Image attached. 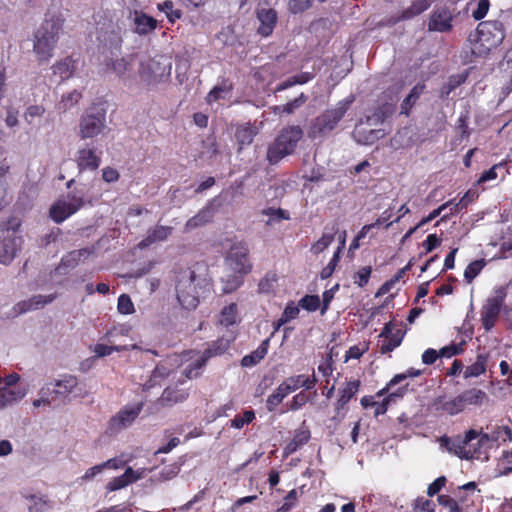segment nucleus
I'll use <instances>...</instances> for the list:
<instances>
[{"mask_svg": "<svg viewBox=\"0 0 512 512\" xmlns=\"http://www.w3.org/2000/svg\"><path fill=\"white\" fill-rule=\"evenodd\" d=\"M64 19L58 14H46L40 26L33 34V53L39 63H47L54 56Z\"/></svg>", "mask_w": 512, "mask_h": 512, "instance_id": "1", "label": "nucleus"}, {"mask_svg": "<svg viewBox=\"0 0 512 512\" xmlns=\"http://www.w3.org/2000/svg\"><path fill=\"white\" fill-rule=\"evenodd\" d=\"M208 286L205 278L196 275L191 269L181 271L176 277V297L182 308L194 310L199 304V297Z\"/></svg>", "mask_w": 512, "mask_h": 512, "instance_id": "2", "label": "nucleus"}, {"mask_svg": "<svg viewBox=\"0 0 512 512\" xmlns=\"http://www.w3.org/2000/svg\"><path fill=\"white\" fill-rule=\"evenodd\" d=\"M107 130V103L93 102L82 113L78 123V136L82 140L103 135Z\"/></svg>", "mask_w": 512, "mask_h": 512, "instance_id": "3", "label": "nucleus"}, {"mask_svg": "<svg viewBox=\"0 0 512 512\" xmlns=\"http://www.w3.org/2000/svg\"><path fill=\"white\" fill-rule=\"evenodd\" d=\"M353 102L354 97L349 96L338 101L335 106L324 110L313 120L310 128L311 136L316 138L329 135L338 126Z\"/></svg>", "mask_w": 512, "mask_h": 512, "instance_id": "4", "label": "nucleus"}, {"mask_svg": "<svg viewBox=\"0 0 512 512\" xmlns=\"http://www.w3.org/2000/svg\"><path fill=\"white\" fill-rule=\"evenodd\" d=\"M172 62L166 55L146 57L140 61L139 77L149 87L168 81L171 76Z\"/></svg>", "mask_w": 512, "mask_h": 512, "instance_id": "5", "label": "nucleus"}, {"mask_svg": "<svg viewBox=\"0 0 512 512\" xmlns=\"http://www.w3.org/2000/svg\"><path fill=\"white\" fill-rule=\"evenodd\" d=\"M303 136L300 126H288L281 130L275 140L268 146L266 159L271 165L280 162L292 154Z\"/></svg>", "mask_w": 512, "mask_h": 512, "instance_id": "6", "label": "nucleus"}, {"mask_svg": "<svg viewBox=\"0 0 512 512\" xmlns=\"http://www.w3.org/2000/svg\"><path fill=\"white\" fill-rule=\"evenodd\" d=\"M84 205V192L74 190L58 199L50 208L49 214L55 223H62Z\"/></svg>", "mask_w": 512, "mask_h": 512, "instance_id": "7", "label": "nucleus"}, {"mask_svg": "<svg viewBox=\"0 0 512 512\" xmlns=\"http://www.w3.org/2000/svg\"><path fill=\"white\" fill-rule=\"evenodd\" d=\"M506 296V289L500 286L495 288L493 294L486 299L480 311L481 322L485 331L488 332L495 326Z\"/></svg>", "mask_w": 512, "mask_h": 512, "instance_id": "8", "label": "nucleus"}, {"mask_svg": "<svg viewBox=\"0 0 512 512\" xmlns=\"http://www.w3.org/2000/svg\"><path fill=\"white\" fill-rule=\"evenodd\" d=\"M143 409V403L125 405L107 423L105 433L108 436H115L122 430L130 427L137 419Z\"/></svg>", "mask_w": 512, "mask_h": 512, "instance_id": "9", "label": "nucleus"}, {"mask_svg": "<svg viewBox=\"0 0 512 512\" xmlns=\"http://www.w3.org/2000/svg\"><path fill=\"white\" fill-rule=\"evenodd\" d=\"M383 122V114L378 109L371 116H367L365 124L368 126ZM354 140L361 145H372L385 136L383 129H370L364 126V122L357 124L353 131Z\"/></svg>", "mask_w": 512, "mask_h": 512, "instance_id": "10", "label": "nucleus"}, {"mask_svg": "<svg viewBox=\"0 0 512 512\" xmlns=\"http://www.w3.org/2000/svg\"><path fill=\"white\" fill-rule=\"evenodd\" d=\"M478 39L487 49L498 47L505 38L502 23L498 21H484L477 26Z\"/></svg>", "mask_w": 512, "mask_h": 512, "instance_id": "11", "label": "nucleus"}, {"mask_svg": "<svg viewBox=\"0 0 512 512\" xmlns=\"http://www.w3.org/2000/svg\"><path fill=\"white\" fill-rule=\"evenodd\" d=\"M479 436L478 431L470 429L466 431L463 438L450 439L444 435L439 439L440 447L460 457L461 459L470 460L475 456L473 453L466 452V447Z\"/></svg>", "mask_w": 512, "mask_h": 512, "instance_id": "12", "label": "nucleus"}, {"mask_svg": "<svg viewBox=\"0 0 512 512\" xmlns=\"http://www.w3.org/2000/svg\"><path fill=\"white\" fill-rule=\"evenodd\" d=\"M248 255L249 249L247 245L243 242H238L232 245L226 257V262L233 272L240 275H246L250 273L252 269Z\"/></svg>", "mask_w": 512, "mask_h": 512, "instance_id": "13", "label": "nucleus"}, {"mask_svg": "<svg viewBox=\"0 0 512 512\" xmlns=\"http://www.w3.org/2000/svg\"><path fill=\"white\" fill-rule=\"evenodd\" d=\"M22 237L14 229H7L0 237V264L9 265L22 246Z\"/></svg>", "mask_w": 512, "mask_h": 512, "instance_id": "14", "label": "nucleus"}, {"mask_svg": "<svg viewBox=\"0 0 512 512\" xmlns=\"http://www.w3.org/2000/svg\"><path fill=\"white\" fill-rule=\"evenodd\" d=\"M49 387H53L51 394L56 399L66 400L70 395L79 396L81 389L79 388L78 378L72 374H63L53 382L48 383Z\"/></svg>", "mask_w": 512, "mask_h": 512, "instance_id": "15", "label": "nucleus"}, {"mask_svg": "<svg viewBox=\"0 0 512 512\" xmlns=\"http://www.w3.org/2000/svg\"><path fill=\"white\" fill-rule=\"evenodd\" d=\"M75 161L79 172L86 170L95 171L101 164V158L96 154V149L88 146L78 149Z\"/></svg>", "mask_w": 512, "mask_h": 512, "instance_id": "16", "label": "nucleus"}, {"mask_svg": "<svg viewBox=\"0 0 512 512\" xmlns=\"http://www.w3.org/2000/svg\"><path fill=\"white\" fill-rule=\"evenodd\" d=\"M56 296V294L34 295L28 300H23L17 303L14 307V311L17 314H23L29 311L38 310L45 307L47 304L52 303L56 299Z\"/></svg>", "mask_w": 512, "mask_h": 512, "instance_id": "17", "label": "nucleus"}, {"mask_svg": "<svg viewBox=\"0 0 512 512\" xmlns=\"http://www.w3.org/2000/svg\"><path fill=\"white\" fill-rule=\"evenodd\" d=\"M216 198L208 201L196 215L191 217L185 224V230L191 231L212 221L215 214Z\"/></svg>", "mask_w": 512, "mask_h": 512, "instance_id": "18", "label": "nucleus"}, {"mask_svg": "<svg viewBox=\"0 0 512 512\" xmlns=\"http://www.w3.org/2000/svg\"><path fill=\"white\" fill-rule=\"evenodd\" d=\"M452 15L446 8H437L432 13L429 20V30L437 32H447L452 29Z\"/></svg>", "mask_w": 512, "mask_h": 512, "instance_id": "19", "label": "nucleus"}, {"mask_svg": "<svg viewBox=\"0 0 512 512\" xmlns=\"http://www.w3.org/2000/svg\"><path fill=\"white\" fill-rule=\"evenodd\" d=\"M235 339L234 335L229 338L220 337L216 341H213L207 349H205L200 356V366H205L206 362L215 356L224 354L230 347L231 342Z\"/></svg>", "mask_w": 512, "mask_h": 512, "instance_id": "20", "label": "nucleus"}, {"mask_svg": "<svg viewBox=\"0 0 512 512\" xmlns=\"http://www.w3.org/2000/svg\"><path fill=\"white\" fill-rule=\"evenodd\" d=\"M93 250L90 248H82L79 250H73L65 254L60 261V264L56 268L59 273H63L66 269H72L76 267L80 261L88 258L92 254Z\"/></svg>", "mask_w": 512, "mask_h": 512, "instance_id": "21", "label": "nucleus"}, {"mask_svg": "<svg viewBox=\"0 0 512 512\" xmlns=\"http://www.w3.org/2000/svg\"><path fill=\"white\" fill-rule=\"evenodd\" d=\"M172 231V227L163 225H157L150 228L147 231L146 237L139 242L138 247L140 249H145L156 242L165 241L172 234Z\"/></svg>", "mask_w": 512, "mask_h": 512, "instance_id": "22", "label": "nucleus"}, {"mask_svg": "<svg viewBox=\"0 0 512 512\" xmlns=\"http://www.w3.org/2000/svg\"><path fill=\"white\" fill-rule=\"evenodd\" d=\"M257 18L260 22L258 33L264 37L271 35L277 22L275 10L263 8L257 12Z\"/></svg>", "mask_w": 512, "mask_h": 512, "instance_id": "23", "label": "nucleus"}, {"mask_svg": "<svg viewBox=\"0 0 512 512\" xmlns=\"http://www.w3.org/2000/svg\"><path fill=\"white\" fill-rule=\"evenodd\" d=\"M337 223H333L331 227L326 226L324 232L319 240H317L310 248V251L314 255H318L326 250L335 239V235L338 233Z\"/></svg>", "mask_w": 512, "mask_h": 512, "instance_id": "24", "label": "nucleus"}, {"mask_svg": "<svg viewBox=\"0 0 512 512\" xmlns=\"http://www.w3.org/2000/svg\"><path fill=\"white\" fill-rule=\"evenodd\" d=\"M316 382L317 380L314 374L311 377L304 374L290 376L283 381L290 393L296 391L300 387H303L306 390L313 389Z\"/></svg>", "mask_w": 512, "mask_h": 512, "instance_id": "25", "label": "nucleus"}, {"mask_svg": "<svg viewBox=\"0 0 512 512\" xmlns=\"http://www.w3.org/2000/svg\"><path fill=\"white\" fill-rule=\"evenodd\" d=\"M311 433L308 428H299L295 431L292 440L284 447V455L288 456L295 453L304 446L310 439Z\"/></svg>", "mask_w": 512, "mask_h": 512, "instance_id": "26", "label": "nucleus"}, {"mask_svg": "<svg viewBox=\"0 0 512 512\" xmlns=\"http://www.w3.org/2000/svg\"><path fill=\"white\" fill-rule=\"evenodd\" d=\"M27 394V389H10L7 387L0 388V410L8 406H12L22 400Z\"/></svg>", "mask_w": 512, "mask_h": 512, "instance_id": "27", "label": "nucleus"}, {"mask_svg": "<svg viewBox=\"0 0 512 512\" xmlns=\"http://www.w3.org/2000/svg\"><path fill=\"white\" fill-rule=\"evenodd\" d=\"M511 441L512 440V430L508 426H498L491 433H482L480 435V446L491 444L496 441Z\"/></svg>", "mask_w": 512, "mask_h": 512, "instance_id": "28", "label": "nucleus"}, {"mask_svg": "<svg viewBox=\"0 0 512 512\" xmlns=\"http://www.w3.org/2000/svg\"><path fill=\"white\" fill-rule=\"evenodd\" d=\"M135 32L140 35H146L154 31L157 27V20L145 13H135L134 17Z\"/></svg>", "mask_w": 512, "mask_h": 512, "instance_id": "29", "label": "nucleus"}, {"mask_svg": "<svg viewBox=\"0 0 512 512\" xmlns=\"http://www.w3.org/2000/svg\"><path fill=\"white\" fill-rule=\"evenodd\" d=\"M270 345V338H266L261 342L258 348L248 355H245L241 360L243 367H252L258 364L266 355Z\"/></svg>", "mask_w": 512, "mask_h": 512, "instance_id": "30", "label": "nucleus"}, {"mask_svg": "<svg viewBox=\"0 0 512 512\" xmlns=\"http://www.w3.org/2000/svg\"><path fill=\"white\" fill-rule=\"evenodd\" d=\"M360 387L359 380L349 381L346 386L340 390V396L336 403V410L339 412L344 409L347 403L353 398V396L358 392Z\"/></svg>", "mask_w": 512, "mask_h": 512, "instance_id": "31", "label": "nucleus"}, {"mask_svg": "<svg viewBox=\"0 0 512 512\" xmlns=\"http://www.w3.org/2000/svg\"><path fill=\"white\" fill-rule=\"evenodd\" d=\"M82 98V93L78 90H72L62 95L56 103L55 108L60 113H65L76 106Z\"/></svg>", "mask_w": 512, "mask_h": 512, "instance_id": "32", "label": "nucleus"}, {"mask_svg": "<svg viewBox=\"0 0 512 512\" xmlns=\"http://www.w3.org/2000/svg\"><path fill=\"white\" fill-rule=\"evenodd\" d=\"M291 394L289 390L286 388L284 383H280L278 387L267 397L266 399V409L269 412H274L278 405L289 395Z\"/></svg>", "mask_w": 512, "mask_h": 512, "instance_id": "33", "label": "nucleus"}, {"mask_svg": "<svg viewBox=\"0 0 512 512\" xmlns=\"http://www.w3.org/2000/svg\"><path fill=\"white\" fill-rule=\"evenodd\" d=\"M437 404L443 411L447 412L450 415H456L465 409V405L461 394L448 400L444 398H439L437 400Z\"/></svg>", "mask_w": 512, "mask_h": 512, "instance_id": "34", "label": "nucleus"}, {"mask_svg": "<svg viewBox=\"0 0 512 512\" xmlns=\"http://www.w3.org/2000/svg\"><path fill=\"white\" fill-rule=\"evenodd\" d=\"M487 361L488 354H478L475 362L466 367L464 371V378H473L484 374L486 372Z\"/></svg>", "mask_w": 512, "mask_h": 512, "instance_id": "35", "label": "nucleus"}, {"mask_svg": "<svg viewBox=\"0 0 512 512\" xmlns=\"http://www.w3.org/2000/svg\"><path fill=\"white\" fill-rule=\"evenodd\" d=\"M232 84L229 80L223 79L221 83L213 87L208 93L206 100L209 104L225 98L232 91Z\"/></svg>", "mask_w": 512, "mask_h": 512, "instance_id": "36", "label": "nucleus"}, {"mask_svg": "<svg viewBox=\"0 0 512 512\" xmlns=\"http://www.w3.org/2000/svg\"><path fill=\"white\" fill-rule=\"evenodd\" d=\"M171 369L165 364H158L149 378V380L143 385L144 390H149L157 385H160L161 381L170 375Z\"/></svg>", "mask_w": 512, "mask_h": 512, "instance_id": "37", "label": "nucleus"}, {"mask_svg": "<svg viewBox=\"0 0 512 512\" xmlns=\"http://www.w3.org/2000/svg\"><path fill=\"white\" fill-rule=\"evenodd\" d=\"M238 308L236 303H230L223 307L220 312L218 324L228 328L229 326L237 324Z\"/></svg>", "mask_w": 512, "mask_h": 512, "instance_id": "38", "label": "nucleus"}, {"mask_svg": "<svg viewBox=\"0 0 512 512\" xmlns=\"http://www.w3.org/2000/svg\"><path fill=\"white\" fill-rule=\"evenodd\" d=\"M187 397L188 393L185 390L168 387L163 391L160 401L163 405H172L183 402Z\"/></svg>", "mask_w": 512, "mask_h": 512, "instance_id": "39", "label": "nucleus"}, {"mask_svg": "<svg viewBox=\"0 0 512 512\" xmlns=\"http://www.w3.org/2000/svg\"><path fill=\"white\" fill-rule=\"evenodd\" d=\"M467 79V74H454L451 75L447 82L443 84V86L440 89V98L446 99L450 95L452 91H454L457 87L465 83Z\"/></svg>", "mask_w": 512, "mask_h": 512, "instance_id": "40", "label": "nucleus"}, {"mask_svg": "<svg viewBox=\"0 0 512 512\" xmlns=\"http://www.w3.org/2000/svg\"><path fill=\"white\" fill-rule=\"evenodd\" d=\"M52 71L54 75H58L61 80H66L70 78L74 72V63L73 60L69 57L58 61L52 66Z\"/></svg>", "mask_w": 512, "mask_h": 512, "instance_id": "41", "label": "nucleus"}, {"mask_svg": "<svg viewBox=\"0 0 512 512\" xmlns=\"http://www.w3.org/2000/svg\"><path fill=\"white\" fill-rule=\"evenodd\" d=\"M255 135V129L249 124L238 127L235 133V137L238 144L240 145V149L246 145H250L253 142Z\"/></svg>", "mask_w": 512, "mask_h": 512, "instance_id": "42", "label": "nucleus"}, {"mask_svg": "<svg viewBox=\"0 0 512 512\" xmlns=\"http://www.w3.org/2000/svg\"><path fill=\"white\" fill-rule=\"evenodd\" d=\"M261 214L268 217L266 221V225L268 226L279 223L282 220L290 219L289 213L281 208L267 207L261 211Z\"/></svg>", "mask_w": 512, "mask_h": 512, "instance_id": "43", "label": "nucleus"}, {"mask_svg": "<svg viewBox=\"0 0 512 512\" xmlns=\"http://www.w3.org/2000/svg\"><path fill=\"white\" fill-rule=\"evenodd\" d=\"M465 407L467 405H481L486 399V393L481 389H468L461 393Z\"/></svg>", "mask_w": 512, "mask_h": 512, "instance_id": "44", "label": "nucleus"}, {"mask_svg": "<svg viewBox=\"0 0 512 512\" xmlns=\"http://www.w3.org/2000/svg\"><path fill=\"white\" fill-rule=\"evenodd\" d=\"M307 99L308 97L304 93H301L297 98L293 99L292 101L284 105L276 106L274 108V112L276 114H292L296 109L300 108L307 101Z\"/></svg>", "mask_w": 512, "mask_h": 512, "instance_id": "45", "label": "nucleus"}, {"mask_svg": "<svg viewBox=\"0 0 512 512\" xmlns=\"http://www.w3.org/2000/svg\"><path fill=\"white\" fill-rule=\"evenodd\" d=\"M433 0H415L407 9L403 11V18L409 19L426 11Z\"/></svg>", "mask_w": 512, "mask_h": 512, "instance_id": "46", "label": "nucleus"}, {"mask_svg": "<svg viewBox=\"0 0 512 512\" xmlns=\"http://www.w3.org/2000/svg\"><path fill=\"white\" fill-rule=\"evenodd\" d=\"M131 473L132 467H128L122 475L114 477L111 481H109L106 489L109 492H113L127 487L131 484V480L129 479V474Z\"/></svg>", "mask_w": 512, "mask_h": 512, "instance_id": "47", "label": "nucleus"}, {"mask_svg": "<svg viewBox=\"0 0 512 512\" xmlns=\"http://www.w3.org/2000/svg\"><path fill=\"white\" fill-rule=\"evenodd\" d=\"M479 435L482 434V432H478ZM475 440H477L476 444H472V442L466 447V452L473 453L475 456L471 457L470 459H477V460H488V450L491 448V444H486L483 446H480V436H478Z\"/></svg>", "mask_w": 512, "mask_h": 512, "instance_id": "48", "label": "nucleus"}, {"mask_svg": "<svg viewBox=\"0 0 512 512\" xmlns=\"http://www.w3.org/2000/svg\"><path fill=\"white\" fill-rule=\"evenodd\" d=\"M157 8L159 11L165 13L167 19L171 23H174L176 20L182 17V11L180 9H174V3L170 0L159 3Z\"/></svg>", "mask_w": 512, "mask_h": 512, "instance_id": "49", "label": "nucleus"}, {"mask_svg": "<svg viewBox=\"0 0 512 512\" xmlns=\"http://www.w3.org/2000/svg\"><path fill=\"white\" fill-rule=\"evenodd\" d=\"M486 262L484 259L475 260L468 264L464 271V278L467 283H471L483 270Z\"/></svg>", "mask_w": 512, "mask_h": 512, "instance_id": "50", "label": "nucleus"}, {"mask_svg": "<svg viewBox=\"0 0 512 512\" xmlns=\"http://www.w3.org/2000/svg\"><path fill=\"white\" fill-rule=\"evenodd\" d=\"M92 352L96 357L102 358L111 355L113 352H119L124 350V347L117 345H107L103 343H97L91 348Z\"/></svg>", "mask_w": 512, "mask_h": 512, "instance_id": "51", "label": "nucleus"}, {"mask_svg": "<svg viewBox=\"0 0 512 512\" xmlns=\"http://www.w3.org/2000/svg\"><path fill=\"white\" fill-rule=\"evenodd\" d=\"M379 336L384 337L386 339H391L392 341H396L398 339L400 345L403 340L404 333L402 332L401 329L395 330L394 324L392 322H388L384 325Z\"/></svg>", "mask_w": 512, "mask_h": 512, "instance_id": "52", "label": "nucleus"}, {"mask_svg": "<svg viewBox=\"0 0 512 512\" xmlns=\"http://www.w3.org/2000/svg\"><path fill=\"white\" fill-rule=\"evenodd\" d=\"M117 310L122 315H131L135 312L134 304L128 294H121L118 297Z\"/></svg>", "mask_w": 512, "mask_h": 512, "instance_id": "53", "label": "nucleus"}, {"mask_svg": "<svg viewBox=\"0 0 512 512\" xmlns=\"http://www.w3.org/2000/svg\"><path fill=\"white\" fill-rule=\"evenodd\" d=\"M255 419V413L253 410H246L240 415H236L231 421L230 426L235 429H241L245 425L250 424Z\"/></svg>", "mask_w": 512, "mask_h": 512, "instance_id": "54", "label": "nucleus"}, {"mask_svg": "<svg viewBox=\"0 0 512 512\" xmlns=\"http://www.w3.org/2000/svg\"><path fill=\"white\" fill-rule=\"evenodd\" d=\"M422 90H423V86H415L411 89L410 93L405 97V99L402 102V105H401L402 113L408 114L409 109L417 101Z\"/></svg>", "mask_w": 512, "mask_h": 512, "instance_id": "55", "label": "nucleus"}, {"mask_svg": "<svg viewBox=\"0 0 512 512\" xmlns=\"http://www.w3.org/2000/svg\"><path fill=\"white\" fill-rule=\"evenodd\" d=\"M497 469L499 475H508L512 472V451H503Z\"/></svg>", "mask_w": 512, "mask_h": 512, "instance_id": "56", "label": "nucleus"}, {"mask_svg": "<svg viewBox=\"0 0 512 512\" xmlns=\"http://www.w3.org/2000/svg\"><path fill=\"white\" fill-rule=\"evenodd\" d=\"M321 304L318 295H305L299 300V306L309 312H314L319 309Z\"/></svg>", "mask_w": 512, "mask_h": 512, "instance_id": "57", "label": "nucleus"}, {"mask_svg": "<svg viewBox=\"0 0 512 512\" xmlns=\"http://www.w3.org/2000/svg\"><path fill=\"white\" fill-rule=\"evenodd\" d=\"M468 121H469V112L466 111L459 115L457 122H456V129L460 132V136H461L462 140L468 139L471 134V130L468 126Z\"/></svg>", "mask_w": 512, "mask_h": 512, "instance_id": "58", "label": "nucleus"}, {"mask_svg": "<svg viewBox=\"0 0 512 512\" xmlns=\"http://www.w3.org/2000/svg\"><path fill=\"white\" fill-rule=\"evenodd\" d=\"M341 254H339V251H335L333 253L332 258L328 262V264L321 270L320 277L321 279H328L332 276V274L335 271L336 266L338 265V262L340 261Z\"/></svg>", "mask_w": 512, "mask_h": 512, "instance_id": "59", "label": "nucleus"}, {"mask_svg": "<svg viewBox=\"0 0 512 512\" xmlns=\"http://www.w3.org/2000/svg\"><path fill=\"white\" fill-rule=\"evenodd\" d=\"M112 70L123 80L127 79V72L130 70V63L125 59H116L112 62Z\"/></svg>", "mask_w": 512, "mask_h": 512, "instance_id": "60", "label": "nucleus"}, {"mask_svg": "<svg viewBox=\"0 0 512 512\" xmlns=\"http://www.w3.org/2000/svg\"><path fill=\"white\" fill-rule=\"evenodd\" d=\"M371 273V266L361 267L354 275V283L359 287H364L368 283Z\"/></svg>", "mask_w": 512, "mask_h": 512, "instance_id": "61", "label": "nucleus"}, {"mask_svg": "<svg viewBox=\"0 0 512 512\" xmlns=\"http://www.w3.org/2000/svg\"><path fill=\"white\" fill-rule=\"evenodd\" d=\"M27 499L30 502L28 505L29 512H43L46 509L47 502L43 497L30 495Z\"/></svg>", "mask_w": 512, "mask_h": 512, "instance_id": "62", "label": "nucleus"}, {"mask_svg": "<svg viewBox=\"0 0 512 512\" xmlns=\"http://www.w3.org/2000/svg\"><path fill=\"white\" fill-rule=\"evenodd\" d=\"M309 398L305 392H299L294 395L291 401L288 403V410L290 411H298L300 410L307 402Z\"/></svg>", "mask_w": 512, "mask_h": 512, "instance_id": "63", "label": "nucleus"}, {"mask_svg": "<svg viewBox=\"0 0 512 512\" xmlns=\"http://www.w3.org/2000/svg\"><path fill=\"white\" fill-rule=\"evenodd\" d=\"M463 348L461 344H450L448 346L442 347L439 351L440 358H451L455 355L462 353Z\"/></svg>", "mask_w": 512, "mask_h": 512, "instance_id": "64", "label": "nucleus"}]
</instances>
